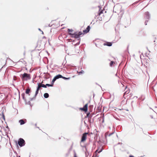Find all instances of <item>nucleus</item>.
I'll list each match as a JSON object with an SVG mask.
<instances>
[{
    "instance_id": "864d4df0",
    "label": "nucleus",
    "mask_w": 157,
    "mask_h": 157,
    "mask_svg": "<svg viewBox=\"0 0 157 157\" xmlns=\"http://www.w3.org/2000/svg\"><path fill=\"white\" fill-rule=\"evenodd\" d=\"M150 109H152L151 108H150Z\"/></svg>"
},
{
    "instance_id": "58836bf2",
    "label": "nucleus",
    "mask_w": 157,
    "mask_h": 157,
    "mask_svg": "<svg viewBox=\"0 0 157 157\" xmlns=\"http://www.w3.org/2000/svg\"><path fill=\"white\" fill-rule=\"evenodd\" d=\"M3 67H4V66L2 67L0 69V72H1V71H2V68H3Z\"/></svg>"
},
{
    "instance_id": "a878e982",
    "label": "nucleus",
    "mask_w": 157,
    "mask_h": 157,
    "mask_svg": "<svg viewBox=\"0 0 157 157\" xmlns=\"http://www.w3.org/2000/svg\"><path fill=\"white\" fill-rule=\"evenodd\" d=\"M82 140H81V142H83L86 140V138H82Z\"/></svg>"
},
{
    "instance_id": "09e8293b",
    "label": "nucleus",
    "mask_w": 157,
    "mask_h": 157,
    "mask_svg": "<svg viewBox=\"0 0 157 157\" xmlns=\"http://www.w3.org/2000/svg\"><path fill=\"white\" fill-rule=\"evenodd\" d=\"M36 124H35V126H36Z\"/></svg>"
},
{
    "instance_id": "bb28decb",
    "label": "nucleus",
    "mask_w": 157,
    "mask_h": 157,
    "mask_svg": "<svg viewBox=\"0 0 157 157\" xmlns=\"http://www.w3.org/2000/svg\"><path fill=\"white\" fill-rule=\"evenodd\" d=\"M114 63V61H111L110 63V66H112L113 64Z\"/></svg>"
},
{
    "instance_id": "8fccbe9b",
    "label": "nucleus",
    "mask_w": 157,
    "mask_h": 157,
    "mask_svg": "<svg viewBox=\"0 0 157 157\" xmlns=\"http://www.w3.org/2000/svg\"><path fill=\"white\" fill-rule=\"evenodd\" d=\"M98 7H99V8H100V6H98Z\"/></svg>"
},
{
    "instance_id": "1a4fd4ad",
    "label": "nucleus",
    "mask_w": 157,
    "mask_h": 157,
    "mask_svg": "<svg viewBox=\"0 0 157 157\" xmlns=\"http://www.w3.org/2000/svg\"><path fill=\"white\" fill-rule=\"evenodd\" d=\"M90 25L86 27V29L83 30V33H83V34H84L87 33H88L90 30Z\"/></svg>"
},
{
    "instance_id": "c756f323",
    "label": "nucleus",
    "mask_w": 157,
    "mask_h": 157,
    "mask_svg": "<svg viewBox=\"0 0 157 157\" xmlns=\"http://www.w3.org/2000/svg\"><path fill=\"white\" fill-rule=\"evenodd\" d=\"M88 122H89L90 124H91V123H92L91 119H90V117H89V118L88 119Z\"/></svg>"
},
{
    "instance_id": "3c124183",
    "label": "nucleus",
    "mask_w": 157,
    "mask_h": 157,
    "mask_svg": "<svg viewBox=\"0 0 157 157\" xmlns=\"http://www.w3.org/2000/svg\"><path fill=\"white\" fill-rule=\"evenodd\" d=\"M45 38V36L43 37V38Z\"/></svg>"
},
{
    "instance_id": "37998d69",
    "label": "nucleus",
    "mask_w": 157,
    "mask_h": 157,
    "mask_svg": "<svg viewBox=\"0 0 157 157\" xmlns=\"http://www.w3.org/2000/svg\"><path fill=\"white\" fill-rule=\"evenodd\" d=\"M41 32H42V34H44V33H43V32L42 31Z\"/></svg>"
},
{
    "instance_id": "a211bd4d",
    "label": "nucleus",
    "mask_w": 157,
    "mask_h": 157,
    "mask_svg": "<svg viewBox=\"0 0 157 157\" xmlns=\"http://www.w3.org/2000/svg\"><path fill=\"white\" fill-rule=\"evenodd\" d=\"M25 101L26 104L30 105L31 106H32L31 103L29 100L28 101H27L26 100V101Z\"/></svg>"
},
{
    "instance_id": "6ab92c4d",
    "label": "nucleus",
    "mask_w": 157,
    "mask_h": 157,
    "mask_svg": "<svg viewBox=\"0 0 157 157\" xmlns=\"http://www.w3.org/2000/svg\"><path fill=\"white\" fill-rule=\"evenodd\" d=\"M22 99L24 100V101H26V98H25V94L24 93H23L21 95Z\"/></svg>"
},
{
    "instance_id": "2f4dec72",
    "label": "nucleus",
    "mask_w": 157,
    "mask_h": 157,
    "mask_svg": "<svg viewBox=\"0 0 157 157\" xmlns=\"http://www.w3.org/2000/svg\"><path fill=\"white\" fill-rule=\"evenodd\" d=\"M103 11L101 10V11L98 13L99 15H100V14L103 13Z\"/></svg>"
},
{
    "instance_id": "ddd939ff",
    "label": "nucleus",
    "mask_w": 157,
    "mask_h": 157,
    "mask_svg": "<svg viewBox=\"0 0 157 157\" xmlns=\"http://www.w3.org/2000/svg\"><path fill=\"white\" fill-rule=\"evenodd\" d=\"M0 116H1V118L5 121V116L3 111H2L1 113L0 114Z\"/></svg>"
},
{
    "instance_id": "a19ab883",
    "label": "nucleus",
    "mask_w": 157,
    "mask_h": 157,
    "mask_svg": "<svg viewBox=\"0 0 157 157\" xmlns=\"http://www.w3.org/2000/svg\"><path fill=\"white\" fill-rule=\"evenodd\" d=\"M38 30H39L40 31H41L42 30H41V29L40 28L38 29Z\"/></svg>"
},
{
    "instance_id": "2eb2a0df",
    "label": "nucleus",
    "mask_w": 157,
    "mask_h": 157,
    "mask_svg": "<svg viewBox=\"0 0 157 157\" xmlns=\"http://www.w3.org/2000/svg\"><path fill=\"white\" fill-rule=\"evenodd\" d=\"M102 148L100 147L98 148V149L96 151L95 153L96 154H97V152L98 153H100L102 151Z\"/></svg>"
},
{
    "instance_id": "72a5a7b5",
    "label": "nucleus",
    "mask_w": 157,
    "mask_h": 157,
    "mask_svg": "<svg viewBox=\"0 0 157 157\" xmlns=\"http://www.w3.org/2000/svg\"><path fill=\"white\" fill-rule=\"evenodd\" d=\"M16 78L17 77H16V76H14V77H13V80H16L15 78Z\"/></svg>"
},
{
    "instance_id": "20e7f679",
    "label": "nucleus",
    "mask_w": 157,
    "mask_h": 157,
    "mask_svg": "<svg viewBox=\"0 0 157 157\" xmlns=\"http://www.w3.org/2000/svg\"><path fill=\"white\" fill-rule=\"evenodd\" d=\"M18 144L20 147L24 146L25 144V141L22 138H20L18 141Z\"/></svg>"
},
{
    "instance_id": "412c9836",
    "label": "nucleus",
    "mask_w": 157,
    "mask_h": 157,
    "mask_svg": "<svg viewBox=\"0 0 157 157\" xmlns=\"http://www.w3.org/2000/svg\"><path fill=\"white\" fill-rule=\"evenodd\" d=\"M56 80V79L54 77L53 78V79L52 82H51V84H52V85L53 86L54 85V83L55 82Z\"/></svg>"
},
{
    "instance_id": "4c0bfd02",
    "label": "nucleus",
    "mask_w": 157,
    "mask_h": 157,
    "mask_svg": "<svg viewBox=\"0 0 157 157\" xmlns=\"http://www.w3.org/2000/svg\"><path fill=\"white\" fill-rule=\"evenodd\" d=\"M74 157H77V155H76V153L75 154Z\"/></svg>"
},
{
    "instance_id": "423d86ee",
    "label": "nucleus",
    "mask_w": 157,
    "mask_h": 157,
    "mask_svg": "<svg viewBox=\"0 0 157 157\" xmlns=\"http://www.w3.org/2000/svg\"><path fill=\"white\" fill-rule=\"evenodd\" d=\"M88 103L86 104L83 108H80V110H83V111L86 112L88 110Z\"/></svg>"
},
{
    "instance_id": "c03bdc74",
    "label": "nucleus",
    "mask_w": 157,
    "mask_h": 157,
    "mask_svg": "<svg viewBox=\"0 0 157 157\" xmlns=\"http://www.w3.org/2000/svg\"><path fill=\"white\" fill-rule=\"evenodd\" d=\"M70 40H71V41H73V42H74V40H73V41H72V39H70Z\"/></svg>"
},
{
    "instance_id": "7c9ffc66",
    "label": "nucleus",
    "mask_w": 157,
    "mask_h": 157,
    "mask_svg": "<svg viewBox=\"0 0 157 157\" xmlns=\"http://www.w3.org/2000/svg\"><path fill=\"white\" fill-rule=\"evenodd\" d=\"M84 73V71L83 70L81 71L80 72H79V74H81L83 73Z\"/></svg>"
},
{
    "instance_id": "de8ad7c7",
    "label": "nucleus",
    "mask_w": 157,
    "mask_h": 157,
    "mask_svg": "<svg viewBox=\"0 0 157 157\" xmlns=\"http://www.w3.org/2000/svg\"><path fill=\"white\" fill-rule=\"evenodd\" d=\"M48 26H49V27H50V26H51L50 25H48Z\"/></svg>"
},
{
    "instance_id": "9b49d317",
    "label": "nucleus",
    "mask_w": 157,
    "mask_h": 157,
    "mask_svg": "<svg viewBox=\"0 0 157 157\" xmlns=\"http://www.w3.org/2000/svg\"><path fill=\"white\" fill-rule=\"evenodd\" d=\"M112 42H106L103 44V45L105 46H107L109 47L112 46Z\"/></svg>"
},
{
    "instance_id": "473e14b6",
    "label": "nucleus",
    "mask_w": 157,
    "mask_h": 157,
    "mask_svg": "<svg viewBox=\"0 0 157 157\" xmlns=\"http://www.w3.org/2000/svg\"><path fill=\"white\" fill-rule=\"evenodd\" d=\"M148 20H146L145 21V22H144V24H145V25H147V22H148Z\"/></svg>"
},
{
    "instance_id": "dca6fc26",
    "label": "nucleus",
    "mask_w": 157,
    "mask_h": 157,
    "mask_svg": "<svg viewBox=\"0 0 157 157\" xmlns=\"http://www.w3.org/2000/svg\"><path fill=\"white\" fill-rule=\"evenodd\" d=\"M31 92V89L30 88H29L25 90V93L26 94H29Z\"/></svg>"
},
{
    "instance_id": "e433bc0d",
    "label": "nucleus",
    "mask_w": 157,
    "mask_h": 157,
    "mask_svg": "<svg viewBox=\"0 0 157 157\" xmlns=\"http://www.w3.org/2000/svg\"><path fill=\"white\" fill-rule=\"evenodd\" d=\"M92 117V116H90L89 117H88V118H89V117H90V119H91Z\"/></svg>"
},
{
    "instance_id": "f257e3e1",
    "label": "nucleus",
    "mask_w": 157,
    "mask_h": 157,
    "mask_svg": "<svg viewBox=\"0 0 157 157\" xmlns=\"http://www.w3.org/2000/svg\"><path fill=\"white\" fill-rule=\"evenodd\" d=\"M67 32L68 34L72 38H79L80 37V36L83 35V33L81 31H74L72 29H67Z\"/></svg>"
},
{
    "instance_id": "f03ea898",
    "label": "nucleus",
    "mask_w": 157,
    "mask_h": 157,
    "mask_svg": "<svg viewBox=\"0 0 157 157\" xmlns=\"http://www.w3.org/2000/svg\"><path fill=\"white\" fill-rule=\"evenodd\" d=\"M43 81H42L41 82L38 83L37 84L38 86L37 87L36 90V96L37 95L39 91L40 90L41 87H44L45 88H47V86L48 87L53 86L52 85V84H46V85H44L43 84Z\"/></svg>"
},
{
    "instance_id": "9d476101",
    "label": "nucleus",
    "mask_w": 157,
    "mask_h": 157,
    "mask_svg": "<svg viewBox=\"0 0 157 157\" xmlns=\"http://www.w3.org/2000/svg\"><path fill=\"white\" fill-rule=\"evenodd\" d=\"M145 17L146 19L149 20L150 18V15L149 13L147 11L145 13Z\"/></svg>"
},
{
    "instance_id": "4468645a",
    "label": "nucleus",
    "mask_w": 157,
    "mask_h": 157,
    "mask_svg": "<svg viewBox=\"0 0 157 157\" xmlns=\"http://www.w3.org/2000/svg\"><path fill=\"white\" fill-rule=\"evenodd\" d=\"M63 77V76L60 74H58L56 75L54 77L55 78L56 80L59 78H62Z\"/></svg>"
},
{
    "instance_id": "a18cd8bd",
    "label": "nucleus",
    "mask_w": 157,
    "mask_h": 157,
    "mask_svg": "<svg viewBox=\"0 0 157 157\" xmlns=\"http://www.w3.org/2000/svg\"><path fill=\"white\" fill-rule=\"evenodd\" d=\"M6 128H7L9 129V127H8V126H6Z\"/></svg>"
},
{
    "instance_id": "cd10ccee",
    "label": "nucleus",
    "mask_w": 157,
    "mask_h": 157,
    "mask_svg": "<svg viewBox=\"0 0 157 157\" xmlns=\"http://www.w3.org/2000/svg\"><path fill=\"white\" fill-rule=\"evenodd\" d=\"M90 112L87 113H86V117H88L90 116Z\"/></svg>"
},
{
    "instance_id": "aec40b11",
    "label": "nucleus",
    "mask_w": 157,
    "mask_h": 157,
    "mask_svg": "<svg viewBox=\"0 0 157 157\" xmlns=\"http://www.w3.org/2000/svg\"><path fill=\"white\" fill-rule=\"evenodd\" d=\"M88 134V133H84L82 134V135L81 137H86L87 135Z\"/></svg>"
},
{
    "instance_id": "b1692460",
    "label": "nucleus",
    "mask_w": 157,
    "mask_h": 157,
    "mask_svg": "<svg viewBox=\"0 0 157 157\" xmlns=\"http://www.w3.org/2000/svg\"><path fill=\"white\" fill-rule=\"evenodd\" d=\"M93 105H90L89 106V108L90 109V112H91L92 111V109L93 108Z\"/></svg>"
},
{
    "instance_id": "6e6552de",
    "label": "nucleus",
    "mask_w": 157,
    "mask_h": 157,
    "mask_svg": "<svg viewBox=\"0 0 157 157\" xmlns=\"http://www.w3.org/2000/svg\"><path fill=\"white\" fill-rule=\"evenodd\" d=\"M27 121L26 119H21L19 121V122L20 123L21 125H23L25 124Z\"/></svg>"
},
{
    "instance_id": "5701e85b",
    "label": "nucleus",
    "mask_w": 157,
    "mask_h": 157,
    "mask_svg": "<svg viewBox=\"0 0 157 157\" xmlns=\"http://www.w3.org/2000/svg\"><path fill=\"white\" fill-rule=\"evenodd\" d=\"M62 78H63V79H64V80H68L70 79V77L66 78V77H64V76H63V77H62Z\"/></svg>"
},
{
    "instance_id": "c9c22d12",
    "label": "nucleus",
    "mask_w": 157,
    "mask_h": 157,
    "mask_svg": "<svg viewBox=\"0 0 157 157\" xmlns=\"http://www.w3.org/2000/svg\"><path fill=\"white\" fill-rule=\"evenodd\" d=\"M96 84H97V85H98V86H100L101 87V88H102L101 86L100 85H99V84H98L97 83H96Z\"/></svg>"
},
{
    "instance_id": "c85d7f7f",
    "label": "nucleus",
    "mask_w": 157,
    "mask_h": 157,
    "mask_svg": "<svg viewBox=\"0 0 157 157\" xmlns=\"http://www.w3.org/2000/svg\"><path fill=\"white\" fill-rule=\"evenodd\" d=\"M139 0L138 1H136V2H134V3H133L132 4V5L133 6H134V5H135V4L139 2Z\"/></svg>"
},
{
    "instance_id": "393cba45",
    "label": "nucleus",
    "mask_w": 157,
    "mask_h": 157,
    "mask_svg": "<svg viewBox=\"0 0 157 157\" xmlns=\"http://www.w3.org/2000/svg\"><path fill=\"white\" fill-rule=\"evenodd\" d=\"M80 38V37H79V38H77V40L79 41L76 43L77 45H78L80 43L81 39Z\"/></svg>"
},
{
    "instance_id": "39448f33",
    "label": "nucleus",
    "mask_w": 157,
    "mask_h": 157,
    "mask_svg": "<svg viewBox=\"0 0 157 157\" xmlns=\"http://www.w3.org/2000/svg\"><path fill=\"white\" fill-rule=\"evenodd\" d=\"M114 135L116 136L117 137H118L116 133L114 132L109 133V132H107L105 134V137H107V136L109 137L112 135Z\"/></svg>"
},
{
    "instance_id": "f3484780",
    "label": "nucleus",
    "mask_w": 157,
    "mask_h": 157,
    "mask_svg": "<svg viewBox=\"0 0 157 157\" xmlns=\"http://www.w3.org/2000/svg\"><path fill=\"white\" fill-rule=\"evenodd\" d=\"M44 97L45 98H48L49 97V95L48 93H45L44 94Z\"/></svg>"
},
{
    "instance_id": "0eeeda50",
    "label": "nucleus",
    "mask_w": 157,
    "mask_h": 157,
    "mask_svg": "<svg viewBox=\"0 0 157 157\" xmlns=\"http://www.w3.org/2000/svg\"><path fill=\"white\" fill-rule=\"evenodd\" d=\"M99 140L98 141V143L100 144H101L102 143H105L106 140V138H99Z\"/></svg>"
},
{
    "instance_id": "f704fd0d",
    "label": "nucleus",
    "mask_w": 157,
    "mask_h": 157,
    "mask_svg": "<svg viewBox=\"0 0 157 157\" xmlns=\"http://www.w3.org/2000/svg\"><path fill=\"white\" fill-rule=\"evenodd\" d=\"M103 120L102 121V123H103L104 121V116L102 117Z\"/></svg>"
},
{
    "instance_id": "79ce46f5",
    "label": "nucleus",
    "mask_w": 157,
    "mask_h": 157,
    "mask_svg": "<svg viewBox=\"0 0 157 157\" xmlns=\"http://www.w3.org/2000/svg\"><path fill=\"white\" fill-rule=\"evenodd\" d=\"M77 45H77L76 44H74V46H75V47Z\"/></svg>"
},
{
    "instance_id": "603ef678",
    "label": "nucleus",
    "mask_w": 157,
    "mask_h": 157,
    "mask_svg": "<svg viewBox=\"0 0 157 157\" xmlns=\"http://www.w3.org/2000/svg\"><path fill=\"white\" fill-rule=\"evenodd\" d=\"M93 121H94V120H93V121H92V122H93Z\"/></svg>"
},
{
    "instance_id": "f8f14e48",
    "label": "nucleus",
    "mask_w": 157,
    "mask_h": 157,
    "mask_svg": "<svg viewBox=\"0 0 157 157\" xmlns=\"http://www.w3.org/2000/svg\"><path fill=\"white\" fill-rule=\"evenodd\" d=\"M124 90L126 91L124 94V95L128 94L129 93L130 90L129 88H128L127 86L125 87Z\"/></svg>"
},
{
    "instance_id": "49530a36",
    "label": "nucleus",
    "mask_w": 157,
    "mask_h": 157,
    "mask_svg": "<svg viewBox=\"0 0 157 157\" xmlns=\"http://www.w3.org/2000/svg\"><path fill=\"white\" fill-rule=\"evenodd\" d=\"M84 124H86V122H85V121H84Z\"/></svg>"
},
{
    "instance_id": "7ed1b4c3",
    "label": "nucleus",
    "mask_w": 157,
    "mask_h": 157,
    "mask_svg": "<svg viewBox=\"0 0 157 157\" xmlns=\"http://www.w3.org/2000/svg\"><path fill=\"white\" fill-rule=\"evenodd\" d=\"M22 76H21L22 81H27L31 79V76L30 74L24 73L23 74L21 75Z\"/></svg>"
},
{
    "instance_id": "4be33fe9",
    "label": "nucleus",
    "mask_w": 157,
    "mask_h": 157,
    "mask_svg": "<svg viewBox=\"0 0 157 157\" xmlns=\"http://www.w3.org/2000/svg\"><path fill=\"white\" fill-rule=\"evenodd\" d=\"M37 95H36V93L35 94V95L34 96V97L33 98H29V101H32L34 99H35V98H36V97Z\"/></svg>"
},
{
    "instance_id": "ea45409f",
    "label": "nucleus",
    "mask_w": 157,
    "mask_h": 157,
    "mask_svg": "<svg viewBox=\"0 0 157 157\" xmlns=\"http://www.w3.org/2000/svg\"><path fill=\"white\" fill-rule=\"evenodd\" d=\"M150 117H151V118H152V119L153 118V116H152V115H151V116H150Z\"/></svg>"
}]
</instances>
